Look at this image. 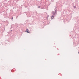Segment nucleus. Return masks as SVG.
<instances>
[{
	"instance_id": "20e7f679",
	"label": "nucleus",
	"mask_w": 79,
	"mask_h": 79,
	"mask_svg": "<svg viewBox=\"0 0 79 79\" xmlns=\"http://www.w3.org/2000/svg\"><path fill=\"white\" fill-rule=\"evenodd\" d=\"M40 8V6H38V8Z\"/></svg>"
},
{
	"instance_id": "f03ea898",
	"label": "nucleus",
	"mask_w": 79,
	"mask_h": 79,
	"mask_svg": "<svg viewBox=\"0 0 79 79\" xmlns=\"http://www.w3.org/2000/svg\"><path fill=\"white\" fill-rule=\"evenodd\" d=\"M26 32H27V33H30V32L28 31V29H27L26 30Z\"/></svg>"
},
{
	"instance_id": "6e6552de",
	"label": "nucleus",
	"mask_w": 79,
	"mask_h": 79,
	"mask_svg": "<svg viewBox=\"0 0 79 79\" xmlns=\"http://www.w3.org/2000/svg\"><path fill=\"white\" fill-rule=\"evenodd\" d=\"M17 18H18V17H16V19H17Z\"/></svg>"
},
{
	"instance_id": "0eeeda50",
	"label": "nucleus",
	"mask_w": 79,
	"mask_h": 79,
	"mask_svg": "<svg viewBox=\"0 0 79 79\" xmlns=\"http://www.w3.org/2000/svg\"><path fill=\"white\" fill-rule=\"evenodd\" d=\"M11 27H12V25H11Z\"/></svg>"
},
{
	"instance_id": "423d86ee",
	"label": "nucleus",
	"mask_w": 79,
	"mask_h": 79,
	"mask_svg": "<svg viewBox=\"0 0 79 79\" xmlns=\"http://www.w3.org/2000/svg\"><path fill=\"white\" fill-rule=\"evenodd\" d=\"M12 21H13V17L12 18Z\"/></svg>"
},
{
	"instance_id": "7ed1b4c3",
	"label": "nucleus",
	"mask_w": 79,
	"mask_h": 79,
	"mask_svg": "<svg viewBox=\"0 0 79 79\" xmlns=\"http://www.w3.org/2000/svg\"><path fill=\"white\" fill-rule=\"evenodd\" d=\"M73 7L74 8H76V6H74Z\"/></svg>"
},
{
	"instance_id": "f257e3e1",
	"label": "nucleus",
	"mask_w": 79,
	"mask_h": 79,
	"mask_svg": "<svg viewBox=\"0 0 79 79\" xmlns=\"http://www.w3.org/2000/svg\"><path fill=\"white\" fill-rule=\"evenodd\" d=\"M56 8H55V9H54V11H53L52 12V14H53V15L51 16V18H52V19H54V18L55 17V16L56 14H57V9H56Z\"/></svg>"
},
{
	"instance_id": "1a4fd4ad",
	"label": "nucleus",
	"mask_w": 79,
	"mask_h": 79,
	"mask_svg": "<svg viewBox=\"0 0 79 79\" xmlns=\"http://www.w3.org/2000/svg\"><path fill=\"white\" fill-rule=\"evenodd\" d=\"M78 53L79 54V52H78Z\"/></svg>"
},
{
	"instance_id": "39448f33",
	"label": "nucleus",
	"mask_w": 79,
	"mask_h": 79,
	"mask_svg": "<svg viewBox=\"0 0 79 79\" xmlns=\"http://www.w3.org/2000/svg\"><path fill=\"white\" fill-rule=\"evenodd\" d=\"M48 19V17H47L46 18V19Z\"/></svg>"
}]
</instances>
